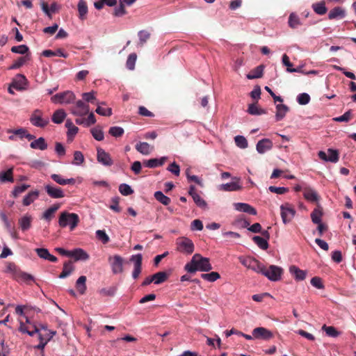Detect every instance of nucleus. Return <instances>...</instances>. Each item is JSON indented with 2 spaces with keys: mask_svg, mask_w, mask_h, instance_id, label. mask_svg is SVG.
Instances as JSON below:
<instances>
[{
  "mask_svg": "<svg viewBox=\"0 0 356 356\" xmlns=\"http://www.w3.org/2000/svg\"><path fill=\"white\" fill-rule=\"evenodd\" d=\"M184 269L189 273H195L197 270L208 272L212 269V266L209 258L195 254L191 261L185 265Z\"/></svg>",
  "mask_w": 356,
  "mask_h": 356,
  "instance_id": "nucleus-1",
  "label": "nucleus"
},
{
  "mask_svg": "<svg viewBox=\"0 0 356 356\" xmlns=\"http://www.w3.org/2000/svg\"><path fill=\"white\" fill-rule=\"evenodd\" d=\"M5 272L9 273L12 278L17 282H24L27 284L34 282V277L31 274L21 270L14 263H9Z\"/></svg>",
  "mask_w": 356,
  "mask_h": 356,
  "instance_id": "nucleus-2",
  "label": "nucleus"
},
{
  "mask_svg": "<svg viewBox=\"0 0 356 356\" xmlns=\"http://www.w3.org/2000/svg\"><path fill=\"white\" fill-rule=\"evenodd\" d=\"M79 222V216L74 213L63 211L60 214L58 224L60 227H65L69 225L70 229L73 230Z\"/></svg>",
  "mask_w": 356,
  "mask_h": 356,
  "instance_id": "nucleus-3",
  "label": "nucleus"
},
{
  "mask_svg": "<svg viewBox=\"0 0 356 356\" xmlns=\"http://www.w3.org/2000/svg\"><path fill=\"white\" fill-rule=\"evenodd\" d=\"M176 244L177 250L181 252L191 254L194 251V244L188 238L179 237L177 239Z\"/></svg>",
  "mask_w": 356,
  "mask_h": 356,
  "instance_id": "nucleus-4",
  "label": "nucleus"
},
{
  "mask_svg": "<svg viewBox=\"0 0 356 356\" xmlns=\"http://www.w3.org/2000/svg\"><path fill=\"white\" fill-rule=\"evenodd\" d=\"M30 121L33 125L41 128L47 126L49 122V118L43 117L42 112L39 109L33 111L31 115Z\"/></svg>",
  "mask_w": 356,
  "mask_h": 356,
  "instance_id": "nucleus-5",
  "label": "nucleus"
},
{
  "mask_svg": "<svg viewBox=\"0 0 356 356\" xmlns=\"http://www.w3.org/2000/svg\"><path fill=\"white\" fill-rule=\"evenodd\" d=\"M283 270L282 268L270 265L268 268L265 267L262 275L268 277L270 281L276 282L280 280Z\"/></svg>",
  "mask_w": 356,
  "mask_h": 356,
  "instance_id": "nucleus-6",
  "label": "nucleus"
},
{
  "mask_svg": "<svg viewBox=\"0 0 356 356\" xmlns=\"http://www.w3.org/2000/svg\"><path fill=\"white\" fill-rule=\"evenodd\" d=\"M75 100V95L71 91L58 93L51 97V101L54 103L70 104Z\"/></svg>",
  "mask_w": 356,
  "mask_h": 356,
  "instance_id": "nucleus-7",
  "label": "nucleus"
},
{
  "mask_svg": "<svg viewBox=\"0 0 356 356\" xmlns=\"http://www.w3.org/2000/svg\"><path fill=\"white\" fill-rule=\"evenodd\" d=\"M108 262L111 266L113 274H119L123 272L124 259L118 254L108 257Z\"/></svg>",
  "mask_w": 356,
  "mask_h": 356,
  "instance_id": "nucleus-8",
  "label": "nucleus"
},
{
  "mask_svg": "<svg viewBox=\"0 0 356 356\" xmlns=\"http://www.w3.org/2000/svg\"><path fill=\"white\" fill-rule=\"evenodd\" d=\"M281 217L284 224L291 221L296 214V210L288 203L280 207Z\"/></svg>",
  "mask_w": 356,
  "mask_h": 356,
  "instance_id": "nucleus-9",
  "label": "nucleus"
},
{
  "mask_svg": "<svg viewBox=\"0 0 356 356\" xmlns=\"http://www.w3.org/2000/svg\"><path fill=\"white\" fill-rule=\"evenodd\" d=\"M71 113L76 116H84L89 113L90 107L81 100L76 102L75 105L70 108Z\"/></svg>",
  "mask_w": 356,
  "mask_h": 356,
  "instance_id": "nucleus-10",
  "label": "nucleus"
},
{
  "mask_svg": "<svg viewBox=\"0 0 356 356\" xmlns=\"http://www.w3.org/2000/svg\"><path fill=\"white\" fill-rule=\"evenodd\" d=\"M44 188L47 195L51 198L59 199L65 196L64 191L61 188L55 186L53 184H47Z\"/></svg>",
  "mask_w": 356,
  "mask_h": 356,
  "instance_id": "nucleus-11",
  "label": "nucleus"
},
{
  "mask_svg": "<svg viewBox=\"0 0 356 356\" xmlns=\"http://www.w3.org/2000/svg\"><path fill=\"white\" fill-rule=\"evenodd\" d=\"M252 334L253 337L257 339L269 340L273 337L272 332L263 327L254 328Z\"/></svg>",
  "mask_w": 356,
  "mask_h": 356,
  "instance_id": "nucleus-12",
  "label": "nucleus"
},
{
  "mask_svg": "<svg viewBox=\"0 0 356 356\" xmlns=\"http://www.w3.org/2000/svg\"><path fill=\"white\" fill-rule=\"evenodd\" d=\"M97 159L99 163L106 166H111L113 164L111 155L100 147L97 148Z\"/></svg>",
  "mask_w": 356,
  "mask_h": 356,
  "instance_id": "nucleus-13",
  "label": "nucleus"
},
{
  "mask_svg": "<svg viewBox=\"0 0 356 356\" xmlns=\"http://www.w3.org/2000/svg\"><path fill=\"white\" fill-rule=\"evenodd\" d=\"M272 147L273 142L268 138H264L260 140L256 145L257 151L259 154H264L266 152L271 149Z\"/></svg>",
  "mask_w": 356,
  "mask_h": 356,
  "instance_id": "nucleus-14",
  "label": "nucleus"
},
{
  "mask_svg": "<svg viewBox=\"0 0 356 356\" xmlns=\"http://www.w3.org/2000/svg\"><path fill=\"white\" fill-rule=\"evenodd\" d=\"M234 179H236L237 181L221 184L219 186V189L224 191H237L241 190L242 186L239 184V179L236 177Z\"/></svg>",
  "mask_w": 356,
  "mask_h": 356,
  "instance_id": "nucleus-15",
  "label": "nucleus"
},
{
  "mask_svg": "<svg viewBox=\"0 0 356 356\" xmlns=\"http://www.w3.org/2000/svg\"><path fill=\"white\" fill-rule=\"evenodd\" d=\"M234 209L239 211L248 213L251 215H256V209L247 203L238 202L234 204Z\"/></svg>",
  "mask_w": 356,
  "mask_h": 356,
  "instance_id": "nucleus-16",
  "label": "nucleus"
},
{
  "mask_svg": "<svg viewBox=\"0 0 356 356\" xmlns=\"http://www.w3.org/2000/svg\"><path fill=\"white\" fill-rule=\"evenodd\" d=\"M346 17V10L344 8L337 6L332 9L328 14V19L330 20L335 19H343Z\"/></svg>",
  "mask_w": 356,
  "mask_h": 356,
  "instance_id": "nucleus-17",
  "label": "nucleus"
},
{
  "mask_svg": "<svg viewBox=\"0 0 356 356\" xmlns=\"http://www.w3.org/2000/svg\"><path fill=\"white\" fill-rule=\"evenodd\" d=\"M51 178L56 183H57L59 185H62V186L73 185L76 182V181L74 178L64 179L60 175H58V174L51 175Z\"/></svg>",
  "mask_w": 356,
  "mask_h": 356,
  "instance_id": "nucleus-18",
  "label": "nucleus"
},
{
  "mask_svg": "<svg viewBox=\"0 0 356 356\" xmlns=\"http://www.w3.org/2000/svg\"><path fill=\"white\" fill-rule=\"evenodd\" d=\"M167 160V157L163 156L160 159H151L144 161V165L146 167L154 168L158 166L163 165Z\"/></svg>",
  "mask_w": 356,
  "mask_h": 356,
  "instance_id": "nucleus-19",
  "label": "nucleus"
},
{
  "mask_svg": "<svg viewBox=\"0 0 356 356\" xmlns=\"http://www.w3.org/2000/svg\"><path fill=\"white\" fill-rule=\"evenodd\" d=\"M40 193L38 190L30 191L23 199L22 204L24 206H29L39 197Z\"/></svg>",
  "mask_w": 356,
  "mask_h": 356,
  "instance_id": "nucleus-20",
  "label": "nucleus"
},
{
  "mask_svg": "<svg viewBox=\"0 0 356 356\" xmlns=\"http://www.w3.org/2000/svg\"><path fill=\"white\" fill-rule=\"evenodd\" d=\"M0 182H14L13 168L0 172Z\"/></svg>",
  "mask_w": 356,
  "mask_h": 356,
  "instance_id": "nucleus-21",
  "label": "nucleus"
},
{
  "mask_svg": "<svg viewBox=\"0 0 356 356\" xmlns=\"http://www.w3.org/2000/svg\"><path fill=\"white\" fill-rule=\"evenodd\" d=\"M304 197L310 202H315L318 200L317 193L311 188H305L303 190Z\"/></svg>",
  "mask_w": 356,
  "mask_h": 356,
  "instance_id": "nucleus-22",
  "label": "nucleus"
},
{
  "mask_svg": "<svg viewBox=\"0 0 356 356\" xmlns=\"http://www.w3.org/2000/svg\"><path fill=\"white\" fill-rule=\"evenodd\" d=\"M60 204H54L47 209L42 214V218L49 222L54 216L56 211L60 208Z\"/></svg>",
  "mask_w": 356,
  "mask_h": 356,
  "instance_id": "nucleus-23",
  "label": "nucleus"
},
{
  "mask_svg": "<svg viewBox=\"0 0 356 356\" xmlns=\"http://www.w3.org/2000/svg\"><path fill=\"white\" fill-rule=\"evenodd\" d=\"M19 330L23 333H27L30 336H33L35 333H39V327L36 325H32L33 330H30L28 325H25L22 321L19 320Z\"/></svg>",
  "mask_w": 356,
  "mask_h": 356,
  "instance_id": "nucleus-24",
  "label": "nucleus"
},
{
  "mask_svg": "<svg viewBox=\"0 0 356 356\" xmlns=\"http://www.w3.org/2000/svg\"><path fill=\"white\" fill-rule=\"evenodd\" d=\"M135 147L138 152L144 155L149 154L153 149V147H151L146 142H139L136 145Z\"/></svg>",
  "mask_w": 356,
  "mask_h": 356,
  "instance_id": "nucleus-25",
  "label": "nucleus"
},
{
  "mask_svg": "<svg viewBox=\"0 0 356 356\" xmlns=\"http://www.w3.org/2000/svg\"><path fill=\"white\" fill-rule=\"evenodd\" d=\"M289 271L292 275L294 276L296 280L300 281L303 280L306 277V272L296 267V266H292L289 268Z\"/></svg>",
  "mask_w": 356,
  "mask_h": 356,
  "instance_id": "nucleus-26",
  "label": "nucleus"
},
{
  "mask_svg": "<svg viewBox=\"0 0 356 356\" xmlns=\"http://www.w3.org/2000/svg\"><path fill=\"white\" fill-rule=\"evenodd\" d=\"M70 257H74L75 261L87 260L89 258V255L86 253V252L81 248H77L71 251Z\"/></svg>",
  "mask_w": 356,
  "mask_h": 356,
  "instance_id": "nucleus-27",
  "label": "nucleus"
},
{
  "mask_svg": "<svg viewBox=\"0 0 356 356\" xmlns=\"http://www.w3.org/2000/svg\"><path fill=\"white\" fill-rule=\"evenodd\" d=\"M32 217L25 215L19 219V225L23 232L29 229L31 227Z\"/></svg>",
  "mask_w": 356,
  "mask_h": 356,
  "instance_id": "nucleus-28",
  "label": "nucleus"
},
{
  "mask_svg": "<svg viewBox=\"0 0 356 356\" xmlns=\"http://www.w3.org/2000/svg\"><path fill=\"white\" fill-rule=\"evenodd\" d=\"M276 110H277L276 115H275L276 120L280 121L284 118L286 113L289 111V108L286 105L280 104L276 105Z\"/></svg>",
  "mask_w": 356,
  "mask_h": 356,
  "instance_id": "nucleus-29",
  "label": "nucleus"
},
{
  "mask_svg": "<svg viewBox=\"0 0 356 356\" xmlns=\"http://www.w3.org/2000/svg\"><path fill=\"white\" fill-rule=\"evenodd\" d=\"M26 79L22 74H17L16 78L13 80L11 87L15 88L17 90L23 89V86L26 83Z\"/></svg>",
  "mask_w": 356,
  "mask_h": 356,
  "instance_id": "nucleus-30",
  "label": "nucleus"
},
{
  "mask_svg": "<svg viewBox=\"0 0 356 356\" xmlns=\"http://www.w3.org/2000/svg\"><path fill=\"white\" fill-rule=\"evenodd\" d=\"M30 147L32 149H38L40 150H44L47 148V143L45 141V139L42 137L38 138L37 140H33L31 143Z\"/></svg>",
  "mask_w": 356,
  "mask_h": 356,
  "instance_id": "nucleus-31",
  "label": "nucleus"
},
{
  "mask_svg": "<svg viewBox=\"0 0 356 356\" xmlns=\"http://www.w3.org/2000/svg\"><path fill=\"white\" fill-rule=\"evenodd\" d=\"M74 270V266L72 264L71 261H66L63 264V269L61 273L59 275L58 277L60 279H63L69 276L72 272Z\"/></svg>",
  "mask_w": 356,
  "mask_h": 356,
  "instance_id": "nucleus-32",
  "label": "nucleus"
},
{
  "mask_svg": "<svg viewBox=\"0 0 356 356\" xmlns=\"http://www.w3.org/2000/svg\"><path fill=\"white\" fill-rule=\"evenodd\" d=\"M312 8L314 11L320 15H323L325 14L327 11V8L325 6V1H321L320 2L312 4Z\"/></svg>",
  "mask_w": 356,
  "mask_h": 356,
  "instance_id": "nucleus-33",
  "label": "nucleus"
},
{
  "mask_svg": "<svg viewBox=\"0 0 356 356\" xmlns=\"http://www.w3.org/2000/svg\"><path fill=\"white\" fill-rule=\"evenodd\" d=\"M66 117V113L63 109L56 111L52 115V121L56 124H60L63 122Z\"/></svg>",
  "mask_w": 356,
  "mask_h": 356,
  "instance_id": "nucleus-34",
  "label": "nucleus"
},
{
  "mask_svg": "<svg viewBox=\"0 0 356 356\" xmlns=\"http://www.w3.org/2000/svg\"><path fill=\"white\" fill-rule=\"evenodd\" d=\"M264 67L263 65H259L251 71L250 74L247 75L248 79H254L261 78L263 76Z\"/></svg>",
  "mask_w": 356,
  "mask_h": 356,
  "instance_id": "nucleus-35",
  "label": "nucleus"
},
{
  "mask_svg": "<svg viewBox=\"0 0 356 356\" xmlns=\"http://www.w3.org/2000/svg\"><path fill=\"white\" fill-rule=\"evenodd\" d=\"M322 216V208L318 206L317 208L314 209V211L311 213V218L312 222L314 224L321 222Z\"/></svg>",
  "mask_w": 356,
  "mask_h": 356,
  "instance_id": "nucleus-36",
  "label": "nucleus"
},
{
  "mask_svg": "<svg viewBox=\"0 0 356 356\" xmlns=\"http://www.w3.org/2000/svg\"><path fill=\"white\" fill-rule=\"evenodd\" d=\"M252 241L258 245L261 249L266 250L268 248V243L266 239L259 236H254L252 237Z\"/></svg>",
  "mask_w": 356,
  "mask_h": 356,
  "instance_id": "nucleus-37",
  "label": "nucleus"
},
{
  "mask_svg": "<svg viewBox=\"0 0 356 356\" xmlns=\"http://www.w3.org/2000/svg\"><path fill=\"white\" fill-rule=\"evenodd\" d=\"M86 277L84 275L79 277V279L76 280V287L78 291L81 294H84L86 293Z\"/></svg>",
  "mask_w": 356,
  "mask_h": 356,
  "instance_id": "nucleus-38",
  "label": "nucleus"
},
{
  "mask_svg": "<svg viewBox=\"0 0 356 356\" xmlns=\"http://www.w3.org/2000/svg\"><path fill=\"white\" fill-rule=\"evenodd\" d=\"M282 63L287 67V72H302L300 68H291L292 63L289 60V58L286 54L282 56Z\"/></svg>",
  "mask_w": 356,
  "mask_h": 356,
  "instance_id": "nucleus-39",
  "label": "nucleus"
},
{
  "mask_svg": "<svg viewBox=\"0 0 356 356\" xmlns=\"http://www.w3.org/2000/svg\"><path fill=\"white\" fill-rule=\"evenodd\" d=\"M288 23L291 29H296L301 24L299 17L293 13L290 14Z\"/></svg>",
  "mask_w": 356,
  "mask_h": 356,
  "instance_id": "nucleus-40",
  "label": "nucleus"
},
{
  "mask_svg": "<svg viewBox=\"0 0 356 356\" xmlns=\"http://www.w3.org/2000/svg\"><path fill=\"white\" fill-rule=\"evenodd\" d=\"M154 197L157 201L165 206L168 205L171 202L170 198L165 195L161 191L155 192Z\"/></svg>",
  "mask_w": 356,
  "mask_h": 356,
  "instance_id": "nucleus-41",
  "label": "nucleus"
},
{
  "mask_svg": "<svg viewBox=\"0 0 356 356\" xmlns=\"http://www.w3.org/2000/svg\"><path fill=\"white\" fill-rule=\"evenodd\" d=\"M248 113L253 115H260L265 114V110L259 108L256 104H250L248 109Z\"/></svg>",
  "mask_w": 356,
  "mask_h": 356,
  "instance_id": "nucleus-42",
  "label": "nucleus"
},
{
  "mask_svg": "<svg viewBox=\"0 0 356 356\" xmlns=\"http://www.w3.org/2000/svg\"><path fill=\"white\" fill-rule=\"evenodd\" d=\"M154 279V283L156 284H159L164 282L167 278L168 275L165 272H158L152 275Z\"/></svg>",
  "mask_w": 356,
  "mask_h": 356,
  "instance_id": "nucleus-43",
  "label": "nucleus"
},
{
  "mask_svg": "<svg viewBox=\"0 0 356 356\" xmlns=\"http://www.w3.org/2000/svg\"><path fill=\"white\" fill-rule=\"evenodd\" d=\"M117 291L116 286H112L108 288H102L99 291V293L102 296H113Z\"/></svg>",
  "mask_w": 356,
  "mask_h": 356,
  "instance_id": "nucleus-44",
  "label": "nucleus"
},
{
  "mask_svg": "<svg viewBox=\"0 0 356 356\" xmlns=\"http://www.w3.org/2000/svg\"><path fill=\"white\" fill-rule=\"evenodd\" d=\"M264 268L265 266L256 259H254L251 267L250 268V269L253 271L261 274H263Z\"/></svg>",
  "mask_w": 356,
  "mask_h": 356,
  "instance_id": "nucleus-45",
  "label": "nucleus"
},
{
  "mask_svg": "<svg viewBox=\"0 0 356 356\" xmlns=\"http://www.w3.org/2000/svg\"><path fill=\"white\" fill-rule=\"evenodd\" d=\"M78 11L79 14V17L81 19H84L86 15L88 13V7L86 3L83 0H80L78 3Z\"/></svg>",
  "mask_w": 356,
  "mask_h": 356,
  "instance_id": "nucleus-46",
  "label": "nucleus"
},
{
  "mask_svg": "<svg viewBox=\"0 0 356 356\" xmlns=\"http://www.w3.org/2000/svg\"><path fill=\"white\" fill-rule=\"evenodd\" d=\"M28 55L22 57H19L15 60L9 67L8 70H15L21 67L27 60H29Z\"/></svg>",
  "mask_w": 356,
  "mask_h": 356,
  "instance_id": "nucleus-47",
  "label": "nucleus"
},
{
  "mask_svg": "<svg viewBox=\"0 0 356 356\" xmlns=\"http://www.w3.org/2000/svg\"><path fill=\"white\" fill-rule=\"evenodd\" d=\"M201 277L207 281L213 282L220 277V274L217 272H211L209 273H203L201 275Z\"/></svg>",
  "mask_w": 356,
  "mask_h": 356,
  "instance_id": "nucleus-48",
  "label": "nucleus"
},
{
  "mask_svg": "<svg viewBox=\"0 0 356 356\" xmlns=\"http://www.w3.org/2000/svg\"><path fill=\"white\" fill-rule=\"evenodd\" d=\"M90 131H91L92 136L94 137V138L95 140H97L98 141H102L104 140V132L100 127H97L92 128Z\"/></svg>",
  "mask_w": 356,
  "mask_h": 356,
  "instance_id": "nucleus-49",
  "label": "nucleus"
},
{
  "mask_svg": "<svg viewBox=\"0 0 356 356\" xmlns=\"http://www.w3.org/2000/svg\"><path fill=\"white\" fill-rule=\"evenodd\" d=\"M30 187V185L23 184L22 186H17L12 191V196L15 198L17 197L21 193H24Z\"/></svg>",
  "mask_w": 356,
  "mask_h": 356,
  "instance_id": "nucleus-50",
  "label": "nucleus"
},
{
  "mask_svg": "<svg viewBox=\"0 0 356 356\" xmlns=\"http://www.w3.org/2000/svg\"><path fill=\"white\" fill-rule=\"evenodd\" d=\"M327 152V161H330L332 163H337L339 161V156L337 150L333 149H328Z\"/></svg>",
  "mask_w": 356,
  "mask_h": 356,
  "instance_id": "nucleus-51",
  "label": "nucleus"
},
{
  "mask_svg": "<svg viewBox=\"0 0 356 356\" xmlns=\"http://www.w3.org/2000/svg\"><path fill=\"white\" fill-rule=\"evenodd\" d=\"M119 191L122 195H129L134 193V190L127 184H121L119 186Z\"/></svg>",
  "mask_w": 356,
  "mask_h": 356,
  "instance_id": "nucleus-52",
  "label": "nucleus"
},
{
  "mask_svg": "<svg viewBox=\"0 0 356 356\" xmlns=\"http://www.w3.org/2000/svg\"><path fill=\"white\" fill-rule=\"evenodd\" d=\"M234 141L236 145L240 148L245 149L248 147V143L246 138L244 136H236L234 138Z\"/></svg>",
  "mask_w": 356,
  "mask_h": 356,
  "instance_id": "nucleus-53",
  "label": "nucleus"
},
{
  "mask_svg": "<svg viewBox=\"0 0 356 356\" xmlns=\"http://www.w3.org/2000/svg\"><path fill=\"white\" fill-rule=\"evenodd\" d=\"M322 329L329 337H337L339 335V332L333 326H326L324 325Z\"/></svg>",
  "mask_w": 356,
  "mask_h": 356,
  "instance_id": "nucleus-54",
  "label": "nucleus"
},
{
  "mask_svg": "<svg viewBox=\"0 0 356 356\" xmlns=\"http://www.w3.org/2000/svg\"><path fill=\"white\" fill-rule=\"evenodd\" d=\"M29 47L25 44L14 46L11 48V51L15 54H26L29 52Z\"/></svg>",
  "mask_w": 356,
  "mask_h": 356,
  "instance_id": "nucleus-55",
  "label": "nucleus"
},
{
  "mask_svg": "<svg viewBox=\"0 0 356 356\" xmlns=\"http://www.w3.org/2000/svg\"><path fill=\"white\" fill-rule=\"evenodd\" d=\"M138 37L140 40L139 45L142 47L150 38V33L147 31H140L138 32Z\"/></svg>",
  "mask_w": 356,
  "mask_h": 356,
  "instance_id": "nucleus-56",
  "label": "nucleus"
},
{
  "mask_svg": "<svg viewBox=\"0 0 356 356\" xmlns=\"http://www.w3.org/2000/svg\"><path fill=\"white\" fill-rule=\"evenodd\" d=\"M83 99L87 102H91L92 104H98L96 97L95 96V92H84L82 94Z\"/></svg>",
  "mask_w": 356,
  "mask_h": 356,
  "instance_id": "nucleus-57",
  "label": "nucleus"
},
{
  "mask_svg": "<svg viewBox=\"0 0 356 356\" xmlns=\"http://www.w3.org/2000/svg\"><path fill=\"white\" fill-rule=\"evenodd\" d=\"M124 132V129L120 127H111L108 131L109 134L116 138L122 136Z\"/></svg>",
  "mask_w": 356,
  "mask_h": 356,
  "instance_id": "nucleus-58",
  "label": "nucleus"
},
{
  "mask_svg": "<svg viewBox=\"0 0 356 356\" xmlns=\"http://www.w3.org/2000/svg\"><path fill=\"white\" fill-rule=\"evenodd\" d=\"M96 236L104 244H106L110 241L109 236L106 234L104 230L99 229L96 231Z\"/></svg>",
  "mask_w": 356,
  "mask_h": 356,
  "instance_id": "nucleus-59",
  "label": "nucleus"
},
{
  "mask_svg": "<svg viewBox=\"0 0 356 356\" xmlns=\"http://www.w3.org/2000/svg\"><path fill=\"white\" fill-rule=\"evenodd\" d=\"M137 56L135 53L129 54L127 60L126 65L129 70H134L135 67Z\"/></svg>",
  "mask_w": 356,
  "mask_h": 356,
  "instance_id": "nucleus-60",
  "label": "nucleus"
},
{
  "mask_svg": "<svg viewBox=\"0 0 356 356\" xmlns=\"http://www.w3.org/2000/svg\"><path fill=\"white\" fill-rule=\"evenodd\" d=\"M95 112L102 116H111L112 115V109L111 108H103L98 106Z\"/></svg>",
  "mask_w": 356,
  "mask_h": 356,
  "instance_id": "nucleus-61",
  "label": "nucleus"
},
{
  "mask_svg": "<svg viewBox=\"0 0 356 356\" xmlns=\"http://www.w3.org/2000/svg\"><path fill=\"white\" fill-rule=\"evenodd\" d=\"M192 198L197 207L202 209L207 207V202L198 194L193 195Z\"/></svg>",
  "mask_w": 356,
  "mask_h": 356,
  "instance_id": "nucleus-62",
  "label": "nucleus"
},
{
  "mask_svg": "<svg viewBox=\"0 0 356 356\" xmlns=\"http://www.w3.org/2000/svg\"><path fill=\"white\" fill-rule=\"evenodd\" d=\"M84 161V156L81 152L75 151L74 153V161L72 163L74 165H80Z\"/></svg>",
  "mask_w": 356,
  "mask_h": 356,
  "instance_id": "nucleus-63",
  "label": "nucleus"
},
{
  "mask_svg": "<svg viewBox=\"0 0 356 356\" xmlns=\"http://www.w3.org/2000/svg\"><path fill=\"white\" fill-rule=\"evenodd\" d=\"M297 101L300 105L307 104L310 101V96L307 93H301L297 97Z\"/></svg>",
  "mask_w": 356,
  "mask_h": 356,
  "instance_id": "nucleus-64",
  "label": "nucleus"
}]
</instances>
